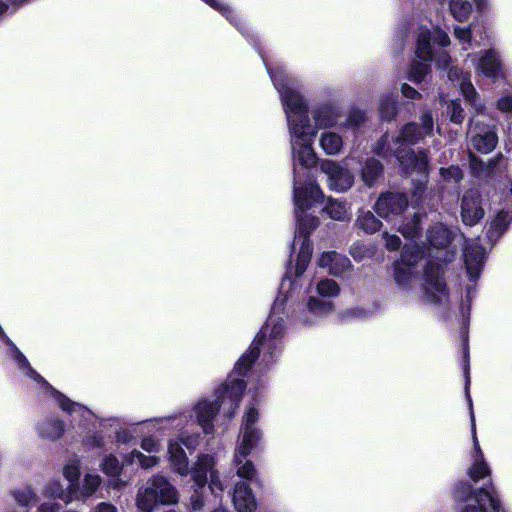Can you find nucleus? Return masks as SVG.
I'll return each instance as SVG.
<instances>
[{
	"label": "nucleus",
	"mask_w": 512,
	"mask_h": 512,
	"mask_svg": "<svg viewBox=\"0 0 512 512\" xmlns=\"http://www.w3.org/2000/svg\"><path fill=\"white\" fill-rule=\"evenodd\" d=\"M271 81L280 94L290 135L293 161L302 168L309 169L317 162L313 149L317 129H329L337 125L342 116L341 108L330 101L314 106L311 114L315 126L309 118L308 104L297 90L296 81L282 67H267Z\"/></svg>",
	"instance_id": "obj_1"
},
{
	"label": "nucleus",
	"mask_w": 512,
	"mask_h": 512,
	"mask_svg": "<svg viewBox=\"0 0 512 512\" xmlns=\"http://www.w3.org/2000/svg\"><path fill=\"white\" fill-rule=\"evenodd\" d=\"M421 128L414 122L405 124L397 137L390 140L388 134H384L375 146V153L388 159L395 157L406 174L417 172L420 176L413 197L419 199L424 192L428 177V157L425 151L416 153L411 149L412 145L419 143L426 136L432 135L434 121L430 111H424L420 117Z\"/></svg>",
	"instance_id": "obj_2"
},
{
	"label": "nucleus",
	"mask_w": 512,
	"mask_h": 512,
	"mask_svg": "<svg viewBox=\"0 0 512 512\" xmlns=\"http://www.w3.org/2000/svg\"><path fill=\"white\" fill-rule=\"evenodd\" d=\"M450 37L441 28L419 27L416 31L415 60L409 70V80L419 83L430 71V62L434 61L438 69H446L451 61L444 48L450 45Z\"/></svg>",
	"instance_id": "obj_3"
},
{
	"label": "nucleus",
	"mask_w": 512,
	"mask_h": 512,
	"mask_svg": "<svg viewBox=\"0 0 512 512\" xmlns=\"http://www.w3.org/2000/svg\"><path fill=\"white\" fill-rule=\"evenodd\" d=\"M246 386L247 384L243 378L228 379L218 386L215 391L216 398L213 401L204 400L197 403L195 407L196 419L205 435L214 433V419L220 412L222 405H228L224 412L228 419L235 416Z\"/></svg>",
	"instance_id": "obj_4"
},
{
	"label": "nucleus",
	"mask_w": 512,
	"mask_h": 512,
	"mask_svg": "<svg viewBox=\"0 0 512 512\" xmlns=\"http://www.w3.org/2000/svg\"><path fill=\"white\" fill-rule=\"evenodd\" d=\"M297 166H301L294 161L293 169V200L295 205V213L297 217V224H304L303 219L300 218L299 212L304 213L311 209L323 197V192L320 187L312 180H301L300 173Z\"/></svg>",
	"instance_id": "obj_5"
},
{
	"label": "nucleus",
	"mask_w": 512,
	"mask_h": 512,
	"mask_svg": "<svg viewBox=\"0 0 512 512\" xmlns=\"http://www.w3.org/2000/svg\"><path fill=\"white\" fill-rule=\"evenodd\" d=\"M446 269L443 264L428 260L424 266V295L434 305L442 303L441 296L449 297V289L445 278Z\"/></svg>",
	"instance_id": "obj_6"
},
{
	"label": "nucleus",
	"mask_w": 512,
	"mask_h": 512,
	"mask_svg": "<svg viewBox=\"0 0 512 512\" xmlns=\"http://www.w3.org/2000/svg\"><path fill=\"white\" fill-rule=\"evenodd\" d=\"M462 369L464 376V391L465 397L468 403L469 415H470V424H471V435L473 441V449H474V460H485L483 451L480 447L477 432H476V420L475 414L473 410V402L470 395V385H471V377H470V350H469V338L468 331H465L462 334Z\"/></svg>",
	"instance_id": "obj_7"
},
{
	"label": "nucleus",
	"mask_w": 512,
	"mask_h": 512,
	"mask_svg": "<svg viewBox=\"0 0 512 512\" xmlns=\"http://www.w3.org/2000/svg\"><path fill=\"white\" fill-rule=\"evenodd\" d=\"M469 134L470 147L482 154L492 152L498 143V136L494 125L471 120Z\"/></svg>",
	"instance_id": "obj_8"
},
{
	"label": "nucleus",
	"mask_w": 512,
	"mask_h": 512,
	"mask_svg": "<svg viewBox=\"0 0 512 512\" xmlns=\"http://www.w3.org/2000/svg\"><path fill=\"white\" fill-rule=\"evenodd\" d=\"M318 226H296L292 249L299 244V253L295 266V276L300 277L307 269L312 256L311 235Z\"/></svg>",
	"instance_id": "obj_9"
},
{
	"label": "nucleus",
	"mask_w": 512,
	"mask_h": 512,
	"mask_svg": "<svg viewBox=\"0 0 512 512\" xmlns=\"http://www.w3.org/2000/svg\"><path fill=\"white\" fill-rule=\"evenodd\" d=\"M321 171L327 176L328 187L336 192H345L353 184L351 172L333 160H324Z\"/></svg>",
	"instance_id": "obj_10"
},
{
	"label": "nucleus",
	"mask_w": 512,
	"mask_h": 512,
	"mask_svg": "<svg viewBox=\"0 0 512 512\" xmlns=\"http://www.w3.org/2000/svg\"><path fill=\"white\" fill-rule=\"evenodd\" d=\"M463 257L470 280H476L480 276L486 260V250L479 239L466 241Z\"/></svg>",
	"instance_id": "obj_11"
},
{
	"label": "nucleus",
	"mask_w": 512,
	"mask_h": 512,
	"mask_svg": "<svg viewBox=\"0 0 512 512\" xmlns=\"http://www.w3.org/2000/svg\"><path fill=\"white\" fill-rule=\"evenodd\" d=\"M448 79L455 85H458L466 101L475 109L477 113H482L485 109L479 96L471 83L470 74L463 72L457 67H451L448 71Z\"/></svg>",
	"instance_id": "obj_12"
},
{
	"label": "nucleus",
	"mask_w": 512,
	"mask_h": 512,
	"mask_svg": "<svg viewBox=\"0 0 512 512\" xmlns=\"http://www.w3.org/2000/svg\"><path fill=\"white\" fill-rule=\"evenodd\" d=\"M477 505H466L461 512H501V502L490 481L475 492Z\"/></svg>",
	"instance_id": "obj_13"
},
{
	"label": "nucleus",
	"mask_w": 512,
	"mask_h": 512,
	"mask_svg": "<svg viewBox=\"0 0 512 512\" xmlns=\"http://www.w3.org/2000/svg\"><path fill=\"white\" fill-rule=\"evenodd\" d=\"M408 205L407 197L402 193L387 192L382 194L375 203L374 210L381 218L401 214Z\"/></svg>",
	"instance_id": "obj_14"
},
{
	"label": "nucleus",
	"mask_w": 512,
	"mask_h": 512,
	"mask_svg": "<svg viewBox=\"0 0 512 512\" xmlns=\"http://www.w3.org/2000/svg\"><path fill=\"white\" fill-rule=\"evenodd\" d=\"M475 67L477 72H480L487 78L496 81L502 73L499 52L494 48L482 51L477 59Z\"/></svg>",
	"instance_id": "obj_15"
},
{
	"label": "nucleus",
	"mask_w": 512,
	"mask_h": 512,
	"mask_svg": "<svg viewBox=\"0 0 512 512\" xmlns=\"http://www.w3.org/2000/svg\"><path fill=\"white\" fill-rule=\"evenodd\" d=\"M266 339V333L260 331L256 335L254 341L251 343L248 352L240 356L234 365V370L237 374L245 377L252 369L253 365L260 356V347Z\"/></svg>",
	"instance_id": "obj_16"
},
{
	"label": "nucleus",
	"mask_w": 512,
	"mask_h": 512,
	"mask_svg": "<svg viewBox=\"0 0 512 512\" xmlns=\"http://www.w3.org/2000/svg\"><path fill=\"white\" fill-rule=\"evenodd\" d=\"M463 224H477L484 216V210L479 200L472 194L466 193L461 202Z\"/></svg>",
	"instance_id": "obj_17"
},
{
	"label": "nucleus",
	"mask_w": 512,
	"mask_h": 512,
	"mask_svg": "<svg viewBox=\"0 0 512 512\" xmlns=\"http://www.w3.org/2000/svg\"><path fill=\"white\" fill-rule=\"evenodd\" d=\"M214 465V458L209 454H202L198 458L192 471V479L198 489H202L206 486L208 473H211Z\"/></svg>",
	"instance_id": "obj_18"
},
{
	"label": "nucleus",
	"mask_w": 512,
	"mask_h": 512,
	"mask_svg": "<svg viewBox=\"0 0 512 512\" xmlns=\"http://www.w3.org/2000/svg\"><path fill=\"white\" fill-rule=\"evenodd\" d=\"M241 431L242 439L237 447V452L242 457L246 458L259 446L263 433L259 428H243Z\"/></svg>",
	"instance_id": "obj_19"
},
{
	"label": "nucleus",
	"mask_w": 512,
	"mask_h": 512,
	"mask_svg": "<svg viewBox=\"0 0 512 512\" xmlns=\"http://www.w3.org/2000/svg\"><path fill=\"white\" fill-rule=\"evenodd\" d=\"M233 502L238 512H254L256 509L253 493L246 484L236 485Z\"/></svg>",
	"instance_id": "obj_20"
},
{
	"label": "nucleus",
	"mask_w": 512,
	"mask_h": 512,
	"mask_svg": "<svg viewBox=\"0 0 512 512\" xmlns=\"http://www.w3.org/2000/svg\"><path fill=\"white\" fill-rule=\"evenodd\" d=\"M38 434L42 438L52 441L58 440L65 432V422L59 418H47L37 426Z\"/></svg>",
	"instance_id": "obj_21"
},
{
	"label": "nucleus",
	"mask_w": 512,
	"mask_h": 512,
	"mask_svg": "<svg viewBox=\"0 0 512 512\" xmlns=\"http://www.w3.org/2000/svg\"><path fill=\"white\" fill-rule=\"evenodd\" d=\"M344 141L340 134L326 130L319 136V147L326 155L336 156L339 155L343 149Z\"/></svg>",
	"instance_id": "obj_22"
},
{
	"label": "nucleus",
	"mask_w": 512,
	"mask_h": 512,
	"mask_svg": "<svg viewBox=\"0 0 512 512\" xmlns=\"http://www.w3.org/2000/svg\"><path fill=\"white\" fill-rule=\"evenodd\" d=\"M152 488H155L156 500L160 504H174L178 501V493L164 477H157L153 480Z\"/></svg>",
	"instance_id": "obj_23"
},
{
	"label": "nucleus",
	"mask_w": 512,
	"mask_h": 512,
	"mask_svg": "<svg viewBox=\"0 0 512 512\" xmlns=\"http://www.w3.org/2000/svg\"><path fill=\"white\" fill-rule=\"evenodd\" d=\"M427 231L429 244L436 249L448 247L454 240L450 226H430Z\"/></svg>",
	"instance_id": "obj_24"
},
{
	"label": "nucleus",
	"mask_w": 512,
	"mask_h": 512,
	"mask_svg": "<svg viewBox=\"0 0 512 512\" xmlns=\"http://www.w3.org/2000/svg\"><path fill=\"white\" fill-rule=\"evenodd\" d=\"M168 455L171 466H173L179 474H186L188 470V458L186 452L178 441H169Z\"/></svg>",
	"instance_id": "obj_25"
},
{
	"label": "nucleus",
	"mask_w": 512,
	"mask_h": 512,
	"mask_svg": "<svg viewBox=\"0 0 512 512\" xmlns=\"http://www.w3.org/2000/svg\"><path fill=\"white\" fill-rule=\"evenodd\" d=\"M424 249L416 242L407 243L403 246L400 259L404 266L414 267L424 258Z\"/></svg>",
	"instance_id": "obj_26"
},
{
	"label": "nucleus",
	"mask_w": 512,
	"mask_h": 512,
	"mask_svg": "<svg viewBox=\"0 0 512 512\" xmlns=\"http://www.w3.org/2000/svg\"><path fill=\"white\" fill-rule=\"evenodd\" d=\"M323 212L334 221L345 222L350 220V212L346 202L329 198L323 207Z\"/></svg>",
	"instance_id": "obj_27"
},
{
	"label": "nucleus",
	"mask_w": 512,
	"mask_h": 512,
	"mask_svg": "<svg viewBox=\"0 0 512 512\" xmlns=\"http://www.w3.org/2000/svg\"><path fill=\"white\" fill-rule=\"evenodd\" d=\"M383 172V166L375 158H369L365 161L361 169V178L365 185L372 187Z\"/></svg>",
	"instance_id": "obj_28"
},
{
	"label": "nucleus",
	"mask_w": 512,
	"mask_h": 512,
	"mask_svg": "<svg viewBox=\"0 0 512 512\" xmlns=\"http://www.w3.org/2000/svg\"><path fill=\"white\" fill-rule=\"evenodd\" d=\"M449 11L458 22H466L472 15L473 4L469 0H449Z\"/></svg>",
	"instance_id": "obj_29"
},
{
	"label": "nucleus",
	"mask_w": 512,
	"mask_h": 512,
	"mask_svg": "<svg viewBox=\"0 0 512 512\" xmlns=\"http://www.w3.org/2000/svg\"><path fill=\"white\" fill-rule=\"evenodd\" d=\"M379 111L381 118L386 121H391L397 114V95L394 93L383 95L380 104Z\"/></svg>",
	"instance_id": "obj_30"
},
{
	"label": "nucleus",
	"mask_w": 512,
	"mask_h": 512,
	"mask_svg": "<svg viewBox=\"0 0 512 512\" xmlns=\"http://www.w3.org/2000/svg\"><path fill=\"white\" fill-rule=\"evenodd\" d=\"M206 4H208L213 9L219 11L223 16L226 17V19L233 24L235 27H237L238 30L242 31V27L240 25V18L239 16L234 12V10L227 5L224 2H221L220 0H203Z\"/></svg>",
	"instance_id": "obj_31"
},
{
	"label": "nucleus",
	"mask_w": 512,
	"mask_h": 512,
	"mask_svg": "<svg viewBox=\"0 0 512 512\" xmlns=\"http://www.w3.org/2000/svg\"><path fill=\"white\" fill-rule=\"evenodd\" d=\"M413 267L404 266L399 261H395L393 264V276L394 280L398 286L401 287H410L412 279H413Z\"/></svg>",
	"instance_id": "obj_32"
},
{
	"label": "nucleus",
	"mask_w": 512,
	"mask_h": 512,
	"mask_svg": "<svg viewBox=\"0 0 512 512\" xmlns=\"http://www.w3.org/2000/svg\"><path fill=\"white\" fill-rule=\"evenodd\" d=\"M469 166L474 176L484 177L492 172L495 163L494 161L483 162L480 158L470 154Z\"/></svg>",
	"instance_id": "obj_33"
},
{
	"label": "nucleus",
	"mask_w": 512,
	"mask_h": 512,
	"mask_svg": "<svg viewBox=\"0 0 512 512\" xmlns=\"http://www.w3.org/2000/svg\"><path fill=\"white\" fill-rule=\"evenodd\" d=\"M467 474L470 479L476 483L481 479L489 477L491 475V469L485 460H474Z\"/></svg>",
	"instance_id": "obj_34"
},
{
	"label": "nucleus",
	"mask_w": 512,
	"mask_h": 512,
	"mask_svg": "<svg viewBox=\"0 0 512 512\" xmlns=\"http://www.w3.org/2000/svg\"><path fill=\"white\" fill-rule=\"evenodd\" d=\"M157 504L155 488H152V486L146 488L143 494L137 496V506L144 512H151Z\"/></svg>",
	"instance_id": "obj_35"
},
{
	"label": "nucleus",
	"mask_w": 512,
	"mask_h": 512,
	"mask_svg": "<svg viewBox=\"0 0 512 512\" xmlns=\"http://www.w3.org/2000/svg\"><path fill=\"white\" fill-rule=\"evenodd\" d=\"M122 469V465L113 454L106 455L101 462V470L107 476L117 477L121 474Z\"/></svg>",
	"instance_id": "obj_36"
},
{
	"label": "nucleus",
	"mask_w": 512,
	"mask_h": 512,
	"mask_svg": "<svg viewBox=\"0 0 512 512\" xmlns=\"http://www.w3.org/2000/svg\"><path fill=\"white\" fill-rule=\"evenodd\" d=\"M366 121V115L362 110L352 109L345 120L342 123V127L346 130L356 131L358 130Z\"/></svg>",
	"instance_id": "obj_37"
},
{
	"label": "nucleus",
	"mask_w": 512,
	"mask_h": 512,
	"mask_svg": "<svg viewBox=\"0 0 512 512\" xmlns=\"http://www.w3.org/2000/svg\"><path fill=\"white\" fill-rule=\"evenodd\" d=\"M317 292L322 297H335L339 294L340 287L333 279H323L317 284Z\"/></svg>",
	"instance_id": "obj_38"
},
{
	"label": "nucleus",
	"mask_w": 512,
	"mask_h": 512,
	"mask_svg": "<svg viewBox=\"0 0 512 512\" xmlns=\"http://www.w3.org/2000/svg\"><path fill=\"white\" fill-rule=\"evenodd\" d=\"M472 484L468 481H459L454 487V496L459 501L465 502L472 496L475 498V492Z\"/></svg>",
	"instance_id": "obj_39"
},
{
	"label": "nucleus",
	"mask_w": 512,
	"mask_h": 512,
	"mask_svg": "<svg viewBox=\"0 0 512 512\" xmlns=\"http://www.w3.org/2000/svg\"><path fill=\"white\" fill-rule=\"evenodd\" d=\"M447 114L454 124H461L465 119V113L459 100H452L447 105Z\"/></svg>",
	"instance_id": "obj_40"
},
{
	"label": "nucleus",
	"mask_w": 512,
	"mask_h": 512,
	"mask_svg": "<svg viewBox=\"0 0 512 512\" xmlns=\"http://www.w3.org/2000/svg\"><path fill=\"white\" fill-rule=\"evenodd\" d=\"M454 36L458 40L459 44L463 45V50H467L471 47L472 31L469 26H456L454 28Z\"/></svg>",
	"instance_id": "obj_41"
},
{
	"label": "nucleus",
	"mask_w": 512,
	"mask_h": 512,
	"mask_svg": "<svg viewBox=\"0 0 512 512\" xmlns=\"http://www.w3.org/2000/svg\"><path fill=\"white\" fill-rule=\"evenodd\" d=\"M50 394L55 398L59 407L68 413H71L74 410L75 403L70 400L66 395L62 392L58 391L56 388L52 387L49 390Z\"/></svg>",
	"instance_id": "obj_42"
},
{
	"label": "nucleus",
	"mask_w": 512,
	"mask_h": 512,
	"mask_svg": "<svg viewBox=\"0 0 512 512\" xmlns=\"http://www.w3.org/2000/svg\"><path fill=\"white\" fill-rule=\"evenodd\" d=\"M440 174L446 182L458 183L463 178L462 170L458 166H450L448 168H441Z\"/></svg>",
	"instance_id": "obj_43"
},
{
	"label": "nucleus",
	"mask_w": 512,
	"mask_h": 512,
	"mask_svg": "<svg viewBox=\"0 0 512 512\" xmlns=\"http://www.w3.org/2000/svg\"><path fill=\"white\" fill-rule=\"evenodd\" d=\"M6 344L12 347L13 358L15 359L19 369L24 372L30 366L28 359L8 337H6Z\"/></svg>",
	"instance_id": "obj_44"
},
{
	"label": "nucleus",
	"mask_w": 512,
	"mask_h": 512,
	"mask_svg": "<svg viewBox=\"0 0 512 512\" xmlns=\"http://www.w3.org/2000/svg\"><path fill=\"white\" fill-rule=\"evenodd\" d=\"M133 458H136L142 468H152L158 463V457L156 456H146L142 452L134 449L131 452Z\"/></svg>",
	"instance_id": "obj_45"
},
{
	"label": "nucleus",
	"mask_w": 512,
	"mask_h": 512,
	"mask_svg": "<svg viewBox=\"0 0 512 512\" xmlns=\"http://www.w3.org/2000/svg\"><path fill=\"white\" fill-rule=\"evenodd\" d=\"M259 420V412L258 409L254 406L249 407V409L245 412L243 417V428H257L255 425Z\"/></svg>",
	"instance_id": "obj_46"
},
{
	"label": "nucleus",
	"mask_w": 512,
	"mask_h": 512,
	"mask_svg": "<svg viewBox=\"0 0 512 512\" xmlns=\"http://www.w3.org/2000/svg\"><path fill=\"white\" fill-rule=\"evenodd\" d=\"M350 266H351V262H350L349 258H347L346 256H341L340 254H338L337 255V260H335V263L333 265L331 274L334 275V276H340Z\"/></svg>",
	"instance_id": "obj_47"
},
{
	"label": "nucleus",
	"mask_w": 512,
	"mask_h": 512,
	"mask_svg": "<svg viewBox=\"0 0 512 512\" xmlns=\"http://www.w3.org/2000/svg\"><path fill=\"white\" fill-rule=\"evenodd\" d=\"M18 504L27 507L34 501V493L30 490H16L13 492Z\"/></svg>",
	"instance_id": "obj_48"
},
{
	"label": "nucleus",
	"mask_w": 512,
	"mask_h": 512,
	"mask_svg": "<svg viewBox=\"0 0 512 512\" xmlns=\"http://www.w3.org/2000/svg\"><path fill=\"white\" fill-rule=\"evenodd\" d=\"M397 231L406 239L414 240L422 235L423 226H398Z\"/></svg>",
	"instance_id": "obj_49"
},
{
	"label": "nucleus",
	"mask_w": 512,
	"mask_h": 512,
	"mask_svg": "<svg viewBox=\"0 0 512 512\" xmlns=\"http://www.w3.org/2000/svg\"><path fill=\"white\" fill-rule=\"evenodd\" d=\"M237 475L246 480H252L256 475V469L251 460H247L237 470Z\"/></svg>",
	"instance_id": "obj_50"
},
{
	"label": "nucleus",
	"mask_w": 512,
	"mask_h": 512,
	"mask_svg": "<svg viewBox=\"0 0 512 512\" xmlns=\"http://www.w3.org/2000/svg\"><path fill=\"white\" fill-rule=\"evenodd\" d=\"M25 375L36 383L41 384L47 391H49L53 386L43 377L41 376L31 365L24 371Z\"/></svg>",
	"instance_id": "obj_51"
},
{
	"label": "nucleus",
	"mask_w": 512,
	"mask_h": 512,
	"mask_svg": "<svg viewBox=\"0 0 512 512\" xmlns=\"http://www.w3.org/2000/svg\"><path fill=\"white\" fill-rule=\"evenodd\" d=\"M338 253L336 251H328L322 253L319 258V265L321 267H328L329 271H332L335 260H337Z\"/></svg>",
	"instance_id": "obj_52"
},
{
	"label": "nucleus",
	"mask_w": 512,
	"mask_h": 512,
	"mask_svg": "<svg viewBox=\"0 0 512 512\" xmlns=\"http://www.w3.org/2000/svg\"><path fill=\"white\" fill-rule=\"evenodd\" d=\"M511 222H512V208L505 207L497 212L493 224H511Z\"/></svg>",
	"instance_id": "obj_53"
},
{
	"label": "nucleus",
	"mask_w": 512,
	"mask_h": 512,
	"mask_svg": "<svg viewBox=\"0 0 512 512\" xmlns=\"http://www.w3.org/2000/svg\"><path fill=\"white\" fill-rule=\"evenodd\" d=\"M509 226H490L487 230V238L492 245L505 233Z\"/></svg>",
	"instance_id": "obj_54"
},
{
	"label": "nucleus",
	"mask_w": 512,
	"mask_h": 512,
	"mask_svg": "<svg viewBox=\"0 0 512 512\" xmlns=\"http://www.w3.org/2000/svg\"><path fill=\"white\" fill-rule=\"evenodd\" d=\"M63 475L70 483H77L80 478V470L75 465H66L63 469Z\"/></svg>",
	"instance_id": "obj_55"
},
{
	"label": "nucleus",
	"mask_w": 512,
	"mask_h": 512,
	"mask_svg": "<svg viewBox=\"0 0 512 512\" xmlns=\"http://www.w3.org/2000/svg\"><path fill=\"white\" fill-rule=\"evenodd\" d=\"M497 109L505 114L512 115V96L504 95L497 100Z\"/></svg>",
	"instance_id": "obj_56"
},
{
	"label": "nucleus",
	"mask_w": 512,
	"mask_h": 512,
	"mask_svg": "<svg viewBox=\"0 0 512 512\" xmlns=\"http://www.w3.org/2000/svg\"><path fill=\"white\" fill-rule=\"evenodd\" d=\"M100 485V478L98 475H89L87 474L84 478V488L90 494L94 493Z\"/></svg>",
	"instance_id": "obj_57"
},
{
	"label": "nucleus",
	"mask_w": 512,
	"mask_h": 512,
	"mask_svg": "<svg viewBox=\"0 0 512 512\" xmlns=\"http://www.w3.org/2000/svg\"><path fill=\"white\" fill-rule=\"evenodd\" d=\"M386 237L385 246L389 251H397L401 247V239L397 235H389L384 232Z\"/></svg>",
	"instance_id": "obj_58"
},
{
	"label": "nucleus",
	"mask_w": 512,
	"mask_h": 512,
	"mask_svg": "<svg viewBox=\"0 0 512 512\" xmlns=\"http://www.w3.org/2000/svg\"><path fill=\"white\" fill-rule=\"evenodd\" d=\"M140 446L146 452L151 453V452H154L157 450L158 443L153 437L148 436V437H144L141 440Z\"/></svg>",
	"instance_id": "obj_59"
},
{
	"label": "nucleus",
	"mask_w": 512,
	"mask_h": 512,
	"mask_svg": "<svg viewBox=\"0 0 512 512\" xmlns=\"http://www.w3.org/2000/svg\"><path fill=\"white\" fill-rule=\"evenodd\" d=\"M88 443L95 448H103L105 445L104 437L99 432H94L87 438Z\"/></svg>",
	"instance_id": "obj_60"
},
{
	"label": "nucleus",
	"mask_w": 512,
	"mask_h": 512,
	"mask_svg": "<svg viewBox=\"0 0 512 512\" xmlns=\"http://www.w3.org/2000/svg\"><path fill=\"white\" fill-rule=\"evenodd\" d=\"M401 93L408 99H417L420 97V93L407 83L402 84Z\"/></svg>",
	"instance_id": "obj_61"
},
{
	"label": "nucleus",
	"mask_w": 512,
	"mask_h": 512,
	"mask_svg": "<svg viewBox=\"0 0 512 512\" xmlns=\"http://www.w3.org/2000/svg\"><path fill=\"white\" fill-rule=\"evenodd\" d=\"M191 506L193 510H200L204 506L203 496L198 492L197 489L194 490V493L191 496Z\"/></svg>",
	"instance_id": "obj_62"
},
{
	"label": "nucleus",
	"mask_w": 512,
	"mask_h": 512,
	"mask_svg": "<svg viewBox=\"0 0 512 512\" xmlns=\"http://www.w3.org/2000/svg\"><path fill=\"white\" fill-rule=\"evenodd\" d=\"M307 305L309 310L315 313L323 311L325 307V303L315 297H310Z\"/></svg>",
	"instance_id": "obj_63"
},
{
	"label": "nucleus",
	"mask_w": 512,
	"mask_h": 512,
	"mask_svg": "<svg viewBox=\"0 0 512 512\" xmlns=\"http://www.w3.org/2000/svg\"><path fill=\"white\" fill-rule=\"evenodd\" d=\"M60 510L61 505L57 502H45L38 508V512H60Z\"/></svg>",
	"instance_id": "obj_64"
}]
</instances>
